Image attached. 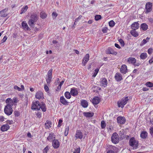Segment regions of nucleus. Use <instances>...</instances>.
I'll list each match as a JSON object with an SVG mask.
<instances>
[{"label": "nucleus", "mask_w": 153, "mask_h": 153, "mask_svg": "<svg viewBox=\"0 0 153 153\" xmlns=\"http://www.w3.org/2000/svg\"><path fill=\"white\" fill-rule=\"evenodd\" d=\"M39 19V16L36 13H33L30 17V19L28 22V25L30 27H34L35 23Z\"/></svg>", "instance_id": "obj_1"}, {"label": "nucleus", "mask_w": 153, "mask_h": 153, "mask_svg": "<svg viewBox=\"0 0 153 153\" xmlns=\"http://www.w3.org/2000/svg\"><path fill=\"white\" fill-rule=\"evenodd\" d=\"M128 100V97L123 98L121 100L118 101L117 103L118 107L123 108L124 105L127 104Z\"/></svg>", "instance_id": "obj_2"}, {"label": "nucleus", "mask_w": 153, "mask_h": 153, "mask_svg": "<svg viewBox=\"0 0 153 153\" xmlns=\"http://www.w3.org/2000/svg\"><path fill=\"white\" fill-rule=\"evenodd\" d=\"M12 106V104L11 103L10 104L7 105L4 108V112L8 116L10 115L13 111Z\"/></svg>", "instance_id": "obj_3"}, {"label": "nucleus", "mask_w": 153, "mask_h": 153, "mask_svg": "<svg viewBox=\"0 0 153 153\" xmlns=\"http://www.w3.org/2000/svg\"><path fill=\"white\" fill-rule=\"evenodd\" d=\"M111 140L112 142L115 144L118 143L119 140V137L117 133L115 132L112 134Z\"/></svg>", "instance_id": "obj_4"}, {"label": "nucleus", "mask_w": 153, "mask_h": 153, "mask_svg": "<svg viewBox=\"0 0 153 153\" xmlns=\"http://www.w3.org/2000/svg\"><path fill=\"white\" fill-rule=\"evenodd\" d=\"M40 104L39 101H33L32 104L31 109L37 111L39 110L40 108V107H39Z\"/></svg>", "instance_id": "obj_5"}, {"label": "nucleus", "mask_w": 153, "mask_h": 153, "mask_svg": "<svg viewBox=\"0 0 153 153\" xmlns=\"http://www.w3.org/2000/svg\"><path fill=\"white\" fill-rule=\"evenodd\" d=\"M129 143L130 146L134 147L136 149L138 146V141L135 140L134 137H132L130 139Z\"/></svg>", "instance_id": "obj_6"}, {"label": "nucleus", "mask_w": 153, "mask_h": 153, "mask_svg": "<svg viewBox=\"0 0 153 153\" xmlns=\"http://www.w3.org/2000/svg\"><path fill=\"white\" fill-rule=\"evenodd\" d=\"M152 3L150 2H147L146 5V11L145 12V13L147 14L150 12L152 11Z\"/></svg>", "instance_id": "obj_7"}, {"label": "nucleus", "mask_w": 153, "mask_h": 153, "mask_svg": "<svg viewBox=\"0 0 153 153\" xmlns=\"http://www.w3.org/2000/svg\"><path fill=\"white\" fill-rule=\"evenodd\" d=\"M117 123L120 124H124L126 122V119L123 117L120 116L117 118Z\"/></svg>", "instance_id": "obj_8"}, {"label": "nucleus", "mask_w": 153, "mask_h": 153, "mask_svg": "<svg viewBox=\"0 0 153 153\" xmlns=\"http://www.w3.org/2000/svg\"><path fill=\"white\" fill-rule=\"evenodd\" d=\"M52 145L55 149H57L59 147L60 144L58 140L54 139L52 143Z\"/></svg>", "instance_id": "obj_9"}, {"label": "nucleus", "mask_w": 153, "mask_h": 153, "mask_svg": "<svg viewBox=\"0 0 153 153\" xmlns=\"http://www.w3.org/2000/svg\"><path fill=\"white\" fill-rule=\"evenodd\" d=\"M107 81L105 78H102L101 79L100 82V86L105 87L107 86Z\"/></svg>", "instance_id": "obj_10"}, {"label": "nucleus", "mask_w": 153, "mask_h": 153, "mask_svg": "<svg viewBox=\"0 0 153 153\" xmlns=\"http://www.w3.org/2000/svg\"><path fill=\"white\" fill-rule=\"evenodd\" d=\"M106 53L108 54H112L113 55H116L117 54V52L114 51L113 49L111 48H108L106 51Z\"/></svg>", "instance_id": "obj_11"}, {"label": "nucleus", "mask_w": 153, "mask_h": 153, "mask_svg": "<svg viewBox=\"0 0 153 153\" xmlns=\"http://www.w3.org/2000/svg\"><path fill=\"white\" fill-rule=\"evenodd\" d=\"M89 54H86L84 57L82 62L83 65L85 66L89 60Z\"/></svg>", "instance_id": "obj_12"}, {"label": "nucleus", "mask_w": 153, "mask_h": 153, "mask_svg": "<svg viewBox=\"0 0 153 153\" xmlns=\"http://www.w3.org/2000/svg\"><path fill=\"white\" fill-rule=\"evenodd\" d=\"M70 93L73 96L77 95L78 94V91L77 89L75 88H71Z\"/></svg>", "instance_id": "obj_13"}, {"label": "nucleus", "mask_w": 153, "mask_h": 153, "mask_svg": "<svg viewBox=\"0 0 153 153\" xmlns=\"http://www.w3.org/2000/svg\"><path fill=\"white\" fill-rule=\"evenodd\" d=\"M35 96L37 99L39 100L44 98L43 93L41 91L37 92Z\"/></svg>", "instance_id": "obj_14"}, {"label": "nucleus", "mask_w": 153, "mask_h": 153, "mask_svg": "<svg viewBox=\"0 0 153 153\" xmlns=\"http://www.w3.org/2000/svg\"><path fill=\"white\" fill-rule=\"evenodd\" d=\"M60 102L65 105H68L69 102H68L67 100L63 96H62L60 97Z\"/></svg>", "instance_id": "obj_15"}, {"label": "nucleus", "mask_w": 153, "mask_h": 153, "mask_svg": "<svg viewBox=\"0 0 153 153\" xmlns=\"http://www.w3.org/2000/svg\"><path fill=\"white\" fill-rule=\"evenodd\" d=\"M100 102L99 98L98 97H95L92 100V103L94 105L98 104Z\"/></svg>", "instance_id": "obj_16"}, {"label": "nucleus", "mask_w": 153, "mask_h": 153, "mask_svg": "<svg viewBox=\"0 0 153 153\" xmlns=\"http://www.w3.org/2000/svg\"><path fill=\"white\" fill-rule=\"evenodd\" d=\"M120 71L123 74H125L127 72V67L125 65H122L120 69Z\"/></svg>", "instance_id": "obj_17"}, {"label": "nucleus", "mask_w": 153, "mask_h": 153, "mask_svg": "<svg viewBox=\"0 0 153 153\" xmlns=\"http://www.w3.org/2000/svg\"><path fill=\"white\" fill-rule=\"evenodd\" d=\"M8 11L7 8H5L1 10L0 12H1L0 14L1 15V16L3 17H5L7 16V14L6 13Z\"/></svg>", "instance_id": "obj_18"}, {"label": "nucleus", "mask_w": 153, "mask_h": 153, "mask_svg": "<svg viewBox=\"0 0 153 153\" xmlns=\"http://www.w3.org/2000/svg\"><path fill=\"white\" fill-rule=\"evenodd\" d=\"M80 104L84 108H87L88 106V103L87 101L82 100H81Z\"/></svg>", "instance_id": "obj_19"}, {"label": "nucleus", "mask_w": 153, "mask_h": 153, "mask_svg": "<svg viewBox=\"0 0 153 153\" xmlns=\"http://www.w3.org/2000/svg\"><path fill=\"white\" fill-rule=\"evenodd\" d=\"M127 61L128 63L132 64L133 65L136 62V59L134 58L129 57L128 58Z\"/></svg>", "instance_id": "obj_20"}, {"label": "nucleus", "mask_w": 153, "mask_h": 153, "mask_svg": "<svg viewBox=\"0 0 153 153\" xmlns=\"http://www.w3.org/2000/svg\"><path fill=\"white\" fill-rule=\"evenodd\" d=\"M115 79L118 82L120 81L122 79V75L120 73H117L115 76Z\"/></svg>", "instance_id": "obj_21"}, {"label": "nucleus", "mask_w": 153, "mask_h": 153, "mask_svg": "<svg viewBox=\"0 0 153 153\" xmlns=\"http://www.w3.org/2000/svg\"><path fill=\"white\" fill-rule=\"evenodd\" d=\"M22 26L25 30H30V28L25 21H23L22 22Z\"/></svg>", "instance_id": "obj_22"}, {"label": "nucleus", "mask_w": 153, "mask_h": 153, "mask_svg": "<svg viewBox=\"0 0 153 153\" xmlns=\"http://www.w3.org/2000/svg\"><path fill=\"white\" fill-rule=\"evenodd\" d=\"M55 138L54 134V133L52 132H50L49 135L48 137H47V139L50 142L51 140H53V139Z\"/></svg>", "instance_id": "obj_23"}, {"label": "nucleus", "mask_w": 153, "mask_h": 153, "mask_svg": "<svg viewBox=\"0 0 153 153\" xmlns=\"http://www.w3.org/2000/svg\"><path fill=\"white\" fill-rule=\"evenodd\" d=\"M139 27V24L137 22H134L131 25V28L132 29H138Z\"/></svg>", "instance_id": "obj_24"}, {"label": "nucleus", "mask_w": 153, "mask_h": 153, "mask_svg": "<svg viewBox=\"0 0 153 153\" xmlns=\"http://www.w3.org/2000/svg\"><path fill=\"white\" fill-rule=\"evenodd\" d=\"M39 107L43 112H45L46 111V108L45 104L43 102H41L40 103Z\"/></svg>", "instance_id": "obj_25"}, {"label": "nucleus", "mask_w": 153, "mask_h": 153, "mask_svg": "<svg viewBox=\"0 0 153 153\" xmlns=\"http://www.w3.org/2000/svg\"><path fill=\"white\" fill-rule=\"evenodd\" d=\"M83 135L82 132L80 131H76V138L81 139L82 138Z\"/></svg>", "instance_id": "obj_26"}, {"label": "nucleus", "mask_w": 153, "mask_h": 153, "mask_svg": "<svg viewBox=\"0 0 153 153\" xmlns=\"http://www.w3.org/2000/svg\"><path fill=\"white\" fill-rule=\"evenodd\" d=\"M9 128L10 126L8 125H4L1 127V131H4L7 130Z\"/></svg>", "instance_id": "obj_27"}, {"label": "nucleus", "mask_w": 153, "mask_h": 153, "mask_svg": "<svg viewBox=\"0 0 153 153\" xmlns=\"http://www.w3.org/2000/svg\"><path fill=\"white\" fill-rule=\"evenodd\" d=\"M140 29L143 30H146L148 28V25L146 23H144L141 24L140 26Z\"/></svg>", "instance_id": "obj_28"}, {"label": "nucleus", "mask_w": 153, "mask_h": 153, "mask_svg": "<svg viewBox=\"0 0 153 153\" xmlns=\"http://www.w3.org/2000/svg\"><path fill=\"white\" fill-rule=\"evenodd\" d=\"M51 121L49 120H47L45 123V128L46 129L50 128L51 127Z\"/></svg>", "instance_id": "obj_29"}, {"label": "nucleus", "mask_w": 153, "mask_h": 153, "mask_svg": "<svg viewBox=\"0 0 153 153\" xmlns=\"http://www.w3.org/2000/svg\"><path fill=\"white\" fill-rule=\"evenodd\" d=\"M83 115L84 116L86 117H92L94 115V113H93L91 112H84L83 113Z\"/></svg>", "instance_id": "obj_30"}, {"label": "nucleus", "mask_w": 153, "mask_h": 153, "mask_svg": "<svg viewBox=\"0 0 153 153\" xmlns=\"http://www.w3.org/2000/svg\"><path fill=\"white\" fill-rule=\"evenodd\" d=\"M148 133L146 131H143L140 134V137L143 139L146 138L147 136Z\"/></svg>", "instance_id": "obj_31"}, {"label": "nucleus", "mask_w": 153, "mask_h": 153, "mask_svg": "<svg viewBox=\"0 0 153 153\" xmlns=\"http://www.w3.org/2000/svg\"><path fill=\"white\" fill-rule=\"evenodd\" d=\"M135 30V29H132L130 33L134 36L137 37L138 36V33Z\"/></svg>", "instance_id": "obj_32"}, {"label": "nucleus", "mask_w": 153, "mask_h": 153, "mask_svg": "<svg viewBox=\"0 0 153 153\" xmlns=\"http://www.w3.org/2000/svg\"><path fill=\"white\" fill-rule=\"evenodd\" d=\"M28 9V7L26 5L23 8H22L21 10V12L20 13V14H22L24 13H25L27 11Z\"/></svg>", "instance_id": "obj_33"}, {"label": "nucleus", "mask_w": 153, "mask_h": 153, "mask_svg": "<svg viewBox=\"0 0 153 153\" xmlns=\"http://www.w3.org/2000/svg\"><path fill=\"white\" fill-rule=\"evenodd\" d=\"M140 58L141 59H144L147 57V54L146 53H142L140 55Z\"/></svg>", "instance_id": "obj_34"}, {"label": "nucleus", "mask_w": 153, "mask_h": 153, "mask_svg": "<svg viewBox=\"0 0 153 153\" xmlns=\"http://www.w3.org/2000/svg\"><path fill=\"white\" fill-rule=\"evenodd\" d=\"M47 16L46 14L43 11H42L40 13V16L43 19L45 18Z\"/></svg>", "instance_id": "obj_35"}, {"label": "nucleus", "mask_w": 153, "mask_h": 153, "mask_svg": "<svg viewBox=\"0 0 153 153\" xmlns=\"http://www.w3.org/2000/svg\"><path fill=\"white\" fill-rule=\"evenodd\" d=\"M70 93L68 91L66 92L65 93V97L68 99H70L71 97Z\"/></svg>", "instance_id": "obj_36"}, {"label": "nucleus", "mask_w": 153, "mask_h": 153, "mask_svg": "<svg viewBox=\"0 0 153 153\" xmlns=\"http://www.w3.org/2000/svg\"><path fill=\"white\" fill-rule=\"evenodd\" d=\"M6 102L7 103V105L10 104L11 103L12 104V106L13 105V103L12 101V100L10 98H7L6 100Z\"/></svg>", "instance_id": "obj_37"}, {"label": "nucleus", "mask_w": 153, "mask_h": 153, "mask_svg": "<svg viewBox=\"0 0 153 153\" xmlns=\"http://www.w3.org/2000/svg\"><path fill=\"white\" fill-rule=\"evenodd\" d=\"M106 126V123L104 120H102L101 123V126L102 128L103 129L105 128Z\"/></svg>", "instance_id": "obj_38"}, {"label": "nucleus", "mask_w": 153, "mask_h": 153, "mask_svg": "<svg viewBox=\"0 0 153 153\" xmlns=\"http://www.w3.org/2000/svg\"><path fill=\"white\" fill-rule=\"evenodd\" d=\"M99 69L98 68H97L95 70L94 72L92 75L93 77H94L96 76L99 72Z\"/></svg>", "instance_id": "obj_39"}, {"label": "nucleus", "mask_w": 153, "mask_h": 153, "mask_svg": "<svg viewBox=\"0 0 153 153\" xmlns=\"http://www.w3.org/2000/svg\"><path fill=\"white\" fill-rule=\"evenodd\" d=\"M108 24L110 27H113L115 25V23L113 20H111L109 22Z\"/></svg>", "instance_id": "obj_40"}, {"label": "nucleus", "mask_w": 153, "mask_h": 153, "mask_svg": "<svg viewBox=\"0 0 153 153\" xmlns=\"http://www.w3.org/2000/svg\"><path fill=\"white\" fill-rule=\"evenodd\" d=\"M49 146H47L43 150V153H47L49 150Z\"/></svg>", "instance_id": "obj_41"}, {"label": "nucleus", "mask_w": 153, "mask_h": 153, "mask_svg": "<svg viewBox=\"0 0 153 153\" xmlns=\"http://www.w3.org/2000/svg\"><path fill=\"white\" fill-rule=\"evenodd\" d=\"M146 86L149 87H153V83L150 82H147L146 84Z\"/></svg>", "instance_id": "obj_42"}, {"label": "nucleus", "mask_w": 153, "mask_h": 153, "mask_svg": "<svg viewBox=\"0 0 153 153\" xmlns=\"http://www.w3.org/2000/svg\"><path fill=\"white\" fill-rule=\"evenodd\" d=\"M69 130V126H66V127L65 128V136H67L68 133V131Z\"/></svg>", "instance_id": "obj_43"}, {"label": "nucleus", "mask_w": 153, "mask_h": 153, "mask_svg": "<svg viewBox=\"0 0 153 153\" xmlns=\"http://www.w3.org/2000/svg\"><path fill=\"white\" fill-rule=\"evenodd\" d=\"M53 71L52 69H51L49 70V71H48V73H47V75L48 76V77H52V73Z\"/></svg>", "instance_id": "obj_44"}, {"label": "nucleus", "mask_w": 153, "mask_h": 153, "mask_svg": "<svg viewBox=\"0 0 153 153\" xmlns=\"http://www.w3.org/2000/svg\"><path fill=\"white\" fill-rule=\"evenodd\" d=\"M101 18V16L100 15H97L95 16V19L97 21L99 20Z\"/></svg>", "instance_id": "obj_45"}, {"label": "nucleus", "mask_w": 153, "mask_h": 153, "mask_svg": "<svg viewBox=\"0 0 153 153\" xmlns=\"http://www.w3.org/2000/svg\"><path fill=\"white\" fill-rule=\"evenodd\" d=\"M52 77H48L46 79V81L48 84H49L51 81Z\"/></svg>", "instance_id": "obj_46"}, {"label": "nucleus", "mask_w": 153, "mask_h": 153, "mask_svg": "<svg viewBox=\"0 0 153 153\" xmlns=\"http://www.w3.org/2000/svg\"><path fill=\"white\" fill-rule=\"evenodd\" d=\"M108 30V28L105 27L102 28V31L104 33H106L107 32Z\"/></svg>", "instance_id": "obj_47"}, {"label": "nucleus", "mask_w": 153, "mask_h": 153, "mask_svg": "<svg viewBox=\"0 0 153 153\" xmlns=\"http://www.w3.org/2000/svg\"><path fill=\"white\" fill-rule=\"evenodd\" d=\"M122 46H124L125 45V43L123 40L121 39H120L119 40Z\"/></svg>", "instance_id": "obj_48"}, {"label": "nucleus", "mask_w": 153, "mask_h": 153, "mask_svg": "<svg viewBox=\"0 0 153 153\" xmlns=\"http://www.w3.org/2000/svg\"><path fill=\"white\" fill-rule=\"evenodd\" d=\"M12 101L13 102V104L14 103H16L18 101L17 98L16 97L13 98V100H12Z\"/></svg>", "instance_id": "obj_49"}, {"label": "nucleus", "mask_w": 153, "mask_h": 153, "mask_svg": "<svg viewBox=\"0 0 153 153\" xmlns=\"http://www.w3.org/2000/svg\"><path fill=\"white\" fill-rule=\"evenodd\" d=\"M80 150V147H78L75 150V151L73 153H79Z\"/></svg>", "instance_id": "obj_50"}, {"label": "nucleus", "mask_w": 153, "mask_h": 153, "mask_svg": "<svg viewBox=\"0 0 153 153\" xmlns=\"http://www.w3.org/2000/svg\"><path fill=\"white\" fill-rule=\"evenodd\" d=\"M14 114L15 117H18L20 115L19 112L18 111H15Z\"/></svg>", "instance_id": "obj_51"}, {"label": "nucleus", "mask_w": 153, "mask_h": 153, "mask_svg": "<svg viewBox=\"0 0 153 153\" xmlns=\"http://www.w3.org/2000/svg\"><path fill=\"white\" fill-rule=\"evenodd\" d=\"M149 131L151 135L153 136V127H151L150 128Z\"/></svg>", "instance_id": "obj_52"}, {"label": "nucleus", "mask_w": 153, "mask_h": 153, "mask_svg": "<svg viewBox=\"0 0 153 153\" xmlns=\"http://www.w3.org/2000/svg\"><path fill=\"white\" fill-rule=\"evenodd\" d=\"M153 49L152 48H150L149 49L148 51V53L150 55L152 53L153 51Z\"/></svg>", "instance_id": "obj_53"}, {"label": "nucleus", "mask_w": 153, "mask_h": 153, "mask_svg": "<svg viewBox=\"0 0 153 153\" xmlns=\"http://www.w3.org/2000/svg\"><path fill=\"white\" fill-rule=\"evenodd\" d=\"M62 122V120L61 119H60L59 120L58 122V127H60L61 126V123Z\"/></svg>", "instance_id": "obj_54"}, {"label": "nucleus", "mask_w": 153, "mask_h": 153, "mask_svg": "<svg viewBox=\"0 0 153 153\" xmlns=\"http://www.w3.org/2000/svg\"><path fill=\"white\" fill-rule=\"evenodd\" d=\"M7 39V37L6 36H4L2 39L1 41V43H3L6 41Z\"/></svg>", "instance_id": "obj_55"}, {"label": "nucleus", "mask_w": 153, "mask_h": 153, "mask_svg": "<svg viewBox=\"0 0 153 153\" xmlns=\"http://www.w3.org/2000/svg\"><path fill=\"white\" fill-rule=\"evenodd\" d=\"M44 89L45 91L47 92H48L49 91V88L47 85H45Z\"/></svg>", "instance_id": "obj_56"}, {"label": "nucleus", "mask_w": 153, "mask_h": 153, "mask_svg": "<svg viewBox=\"0 0 153 153\" xmlns=\"http://www.w3.org/2000/svg\"><path fill=\"white\" fill-rule=\"evenodd\" d=\"M14 89L17 90L18 91H20L21 90V88L19 87H18L17 85H15L14 87Z\"/></svg>", "instance_id": "obj_57"}, {"label": "nucleus", "mask_w": 153, "mask_h": 153, "mask_svg": "<svg viewBox=\"0 0 153 153\" xmlns=\"http://www.w3.org/2000/svg\"><path fill=\"white\" fill-rule=\"evenodd\" d=\"M82 16H79L77 18L75 19V22H78L81 18Z\"/></svg>", "instance_id": "obj_58"}, {"label": "nucleus", "mask_w": 153, "mask_h": 153, "mask_svg": "<svg viewBox=\"0 0 153 153\" xmlns=\"http://www.w3.org/2000/svg\"><path fill=\"white\" fill-rule=\"evenodd\" d=\"M36 115L37 116V117L39 118H40L41 117L42 114L40 112H38L36 114Z\"/></svg>", "instance_id": "obj_59"}, {"label": "nucleus", "mask_w": 153, "mask_h": 153, "mask_svg": "<svg viewBox=\"0 0 153 153\" xmlns=\"http://www.w3.org/2000/svg\"><path fill=\"white\" fill-rule=\"evenodd\" d=\"M7 123L9 124H12L13 123V121L12 120H8L7 121Z\"/></svg>", "instance_id": "obj_60"}, {"label": "nucleus", "mask_w": 153, "mask_h": 153, "mask_svg": "<svg viewBox=\"0 0 153 153\" xmlns=\"http://www.w3.org/2000/svg\"><path fill=\"white\" fill-rule=\"evenodd\" d=\"M52 16L56 18L57 16V14L56 13L53 12L52 13Z\"/></svg>", "instance_id": "obj_61"}, {"label": "nucleus", "mask_w": 153, "mask_h": 153, "mask_svg": "<svg viewBox=\"0 0 153 153\" xmlns=\"http://www.w3.org/2000/svg\"><path fill=\"white\" fill-rule=\"evenodd\" d=\"M4 117L3 116L0 117V121L1 122H3L4 121Z\"/></svg>", "instance_id": "obj_62"}, {"label": "nucleus", "mask_w": 153, "mask_h": 153, "mask_svg": "<svg viewBox=\"0 0 153 153\" xmlns=\"http://www.w3.org/2000/svg\"><path fill=\"white\" fill-rule=\"evenodd\" d=\"M147 42H146V40H145V39H143L142 42V45H143L146 44Z\"/></svg>", "instance_id": "obj_63"}, {"label": "nucleus", "mask_w": 153, "mask_h": 153, "mask_svg": "<svg viewBox=\"0 0 153 153\" xmlns=\"http://www.w3.org/2000/svg\"><path fill=\"white\" fill-rule=\"evenodd\" d=\"M107 153H114V151L110 150L108 151Z\"/></svg>", "instance_id": "obj_64"}]
</instances>
